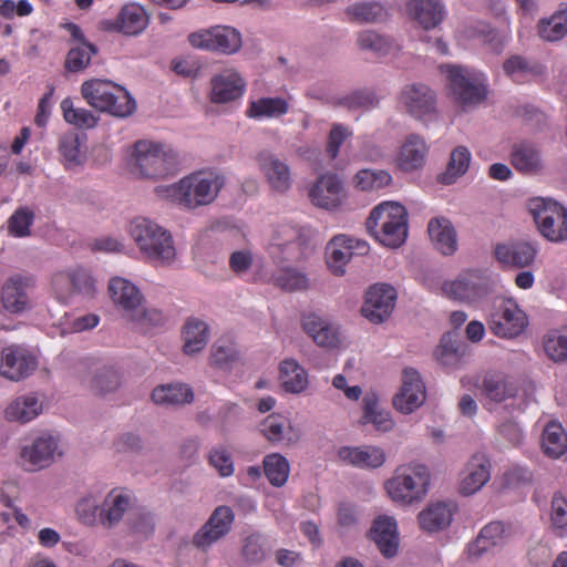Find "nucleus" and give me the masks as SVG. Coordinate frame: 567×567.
Returning <instances> with one entry per match:
<instances>
[{"mask_svg":"<svg viewBox=\"0 0 567 567\" xmlns=\"http://www.w3.org/2000/svg\"><path fill=\"white\" fill-rule=\"evenodd\" d=\"M224 179L218 174L194 173L169 186H158L156 193L186 208H197L214 202Z\"/></svg>","mask_w":567,"mask_h":567,"instance_id":"obj_1","label":"nucleus"},{"mask_svg":"<svg viewBox=\"0 0 567 567\" xmlns=\"http://www.w3.org/2000/svg\"><path fill=\"white\" fill-rule=\"evenodd\" d=\"M81 94L96 111L116 117H127L136 110V102L130 92L109 80L91 79L81 84Z\"/></svg>","mask_w":567,"mask_h":567,"instance_id":"obj_2","label":"nucleus"},{"mask_svg":"<svg viewBox=\"0 0 567 567\" xmlns=\"http://www.w3.org/2000/svg\"><path fill=\"white\" fill-rule=\"evenodd\" d=\"M365 226L382 245L398 248L408 237L406 209L398 203H382L372 209Z\"/></svg>","mask_w":567,"mask_h":567,"instance_id":"obj_3","label":"nucleus"},{"mask_svg":"<svg viewBox=\"0 0 567 567\" xmlns=\"http://www.w3.org/2000/svg\"><path fill=\"white\" fill-rule=\"evenodd\" d=\"M130 234L141 252L150 260L171 264L176 257L169 231L145 217H136L130 224Z\"/></svg>","mask_w":567,"mask_h":567,"instance_id":"obj_4","label":"nucleus"},{"mask_svg":"<svg viewBox=\"0 0 567 567\" xmlns=\"http://www.w3.org/2000/svg\"><path fill=\"white\" fill-rule=\"evenodd\" d=\"M431 482L430 470L421 463L399 466L392 478L386 482V489L394 502L410 505L422 501Z\"/></svg>","mask_w":567,"mask_h":567,"instance_id":"obj_5","label":"nucleus"},{"mask_svg":"<svg viewBox=\"0 0 567 567\" xmlns=\"http://www.w3.org/2000/svg\"><path fill=\"white\" fill-rule=\"evenodd\" d=\"M132 157L138 173L146 178H164L177 169V155L167 145L153 141H137Z\"/></svg>","mask_w":567,"mask_h":567,"instance_id":"obj_6","label":"nucleus"},{"mask_svg":"<svg viewBox=\"0 0 567 567\" xmlns=\"http://www.w3.org/2000/svg\"><path fill=\"white\" fill-rule=\"evenodd\" d=\"M447 76V86L461 105L477 104L486 97L483 75L474 70L454 64L440 65Z\"/></svg>","mask_w":567,"mask_h":567,"instance_id":"obj_7","label":"nucleus"},{"mask_svg":"<svg viewBox=\"0 0 567 567\" xmlns=\"http://www.w3.org/2000/svg\"><path fill=\"white\" fill-rule=\"evenodd\" d=\"M530 210L546 239L553 243L567 240V208L551 199L536 198L530 203Z\"/></svg>","mask_w":567,"mask_h":567,"instance_id":"obj_8","label":"nucleus"},{"mask_svg":"<svg viewBox=\"0 0 567 567\" xmlns=\"http://www.w3.org/2000/svg\"><path fill=\"white\" fill-rule=\"evenodd\" d=\"M487 326L496 337L514 339L528 327V317L516 301L503 299L489 313Z\"/></svg>","mask_w":567,"mask_h":567,"instance_id":"obj_9","label":"nucleus"},{"mask_svg":"<svg viewBox=\"0 0 567 567\" xmlns=\"http://www.w3.org/2000/svg\"><path fill=\"white\" fill-rule=\"evenodd\" d=\"M188 41L194 48L225 54L235 53L241 47L240 33L234 28L220 25L194 32L189 34Z\"/></svg>","mask_w":567,"mask_h":567,"instance_id":"obj_10","label":"nucleus"},{"mask_svg":"<svg viewBox=\"0 0 567 567\" xmlns=\"http://www.w3.org/2000/svg\"><path fill=\"white\" fill-rule=\"evenodd\" d=\"M63 27L71 35V47L65 56L64 68L72 73L84 71L91 65L92 59L97 54L99 49L86 40L78 24L68 22Z\"/></svg>","mask_w":567,"mask_h":567,"instance_id":"obj_11","label":"nucleus"},{"mask_svg":"<svg viewBox=\"0 0 567 567\" xmlns=\"http://www.w3.org/2000/svg\"><path fill=\"white\" fill-rule=\"evenodd\" d=\"M38 361L27 349L19 346L4 347L0 354V374L11 381L28 378L37 369Z\"/></svg>","mask_w":567,"mask_h":567,"instance_id":"obj_12","label":"nucleus"},{"mask_svg":"<svg viewBox=\"0 0 567 567\" xmlns=\"http://www.w3.org/2000/svg\"><path fill=\"white\" fill-rule=\"evenodd\" d=\"M396 300L395 289L386 284H375L365 293L362 315L374 323L384 321L392 313Z\"/></svg>","mask_w":567,"mask_h":567,"instance_id":"obj_13","label":"nucleus"},{"mask_svg":"<svg viewBox=\"0 0 567 567\" xmlns=\"http://www.w3.org/2000/svg\"><path fill=\"white\" fill-rule=\"evenodd\" d=\"M234 522V513L228 506H218L208 520L194 535L193 544L197 548L206 549L215 542L228 534Z\"/></svg>","mask_w":567,"mask_h":567,"instance_id":"obj_14","label":"nucleus"},{"mask_svg":"<svg viewBox=\"0 0 567 567\" xmlns=\"http://www.w3.org/2000/svg\"><path fill=\"white\" fill-rule=\"evenodd\" d=\"M444 292L452 299L474 302L487 293V279L480 271L472 270L460 275L444 285Z\"/></svg>","mask_w":567,"mask_h":567,"instance_id":"obj_15","label":"nucleus"},{"mask_svg":"<svg viewBox=\"0 0 567 567\" xmlns=\"http://www.w3.org/2000/svg\"><path fill=\"white\" fill-rule=\"evenodd\" d=\"M425 401V385L420 373L413 368L403 370L402 388L393 399V405L402 413H411Z\"/></svg>","mask_w":567,"mask_h":567,"instance_id":"obj_16","label":"nucleus"},{"mask_svg":"<svg viewBox=\"0 0 567 567\" xmlns=\"http://www.w3.org/2000/svg\"><path fill=\"white\" fill-rule=\"evenodd\" d=\"M537 252V246L526 240L497 244L494 249V256L499 264L516 269L530 267Z\"/></svg>","mask_w":567,"mask_h":567,"instance_id":"obj_17","label":"nucleus"},{"mask_svg":"<svg viewBox=\"0 0 567 567\" xmlns=\"http://www.w3.org/2000/svg\"><path fill=\"white\" fill-rule=\"evenodd\" d=\"M110 296L114 305L123 312L127 320H135L140 311L143 296L131 281L115 277L109 284Z\"/></svg>","mask_w":567,"mask_h":567,"instance_id":"obj_18","label":"nucleus"},{"mask_svg":"<svg viewBox=\"0 0 567 567\" xmlns=\"http://www.w3.org/2000/svg\"><path fill=\"white\" fill-rule=\"evenodd\" d=\"M491 461L484 453H475L466 463L458 491L468 496L478 492L491 480Z\"/></svg>","mask_w":567,"mask_h":567,"instance_id":"obj_19","label":"nucleus"},{"mask_svg":"<svg viewBox=\"0 0 567 567\" xmlns=\"http://www.w3.org/2000/svg\"><path fill=\"white\" fill-rule=\"evenodd\" d=\"M309 196L316 206L336 209L344 197L342 181L336 174L321 175L310 189Z\"/></svg>","mask_w":567,"mask_h":567,"instance_id":"obj_20","label":"nucleus"},{"mask_svg":"<svg viewBox=\"0 0 567 567\" xmlns=\"http://www.w3.org/2000/svg\"><path fill=\"white\" fill-rule=\"evenodd\" d=\"M503 70L517 84L536 82L546 74V66L538 60L519 54L508 56L503 63Z\"/></svg>","mask_w":567,"mask_h":567,"instance_id":"obj_21","label":"nucleus"},{"mask_svg":"<svg viewBox=\"0 0 567 567\" xmlns=\"http://www.w3.org/2000/svg\"><path fill=\"white\" fill-rule=\"evenodd\" d=\"M399 100L406 112L415 117H422L435 110L434 92L425 84L405 85Z\"/></svg>","mask_w":567,"mask_h":567,"instance_id":"obj_22","label":"nucleus"},{"mask_svg":"<svg viewBox=\"0 0 567 567\" xmlns=\"http://www.w3.org/2000/svg\"><path fill=\"white\" fill-rule=\"evenodd\" d=\"M148 22V14L144 7L137 3H126L121 8L116 19L113 22H107L110 25L106 29L135 37L147 28Z\"/></svg>","mask_w":567,"mask_h":567,"instance_id":"obj_23","label":"nucleus"},{"mask_svg":"<svg viewBox=\"0 0 567 567\" xmlns=\"http://www.w3.org/2000/svg\"><path fill=\"white\" fill-rule=\"evenodd\" d=\"M258 164L272 190L286 193L291 187V172L286 162L271 153L262 152L258 156Z\"/></svg>","mask_w":567,"mask_h":567,"instance_id":"obj_24","label":"nucleus"},{"mask_svg":"<svg viewBox=\"0 0 567 567\" xmlns=\"http://www.w3.org/2000/svg\"><path fill=\"white\" fill-rule=\"evenodd\" d=\"M210 84V100L214 103L235 101L241 97L246 89L245 80L235 70H224L212 79Z\"/></svg>","mask_w":567,"mask_h":567,"instance_id":"obj_25","label":"nucleus"},{"mask_svg":"<svg viewBox=\"0 0 567 567\" xmlns=\"http://www.w3.org/2000/svg\"><path fill=\"white\" fill-rule=\"evenodd\" d=\"M509 159L513 167L522 174L534 175L543 169L540 150L528 140H522L513 144Z\"/></svg>","mask_w":567,"mask_h":567,"instance_id":"obj_26","label":"nucleus"},{"mask_svg":"<svg viewBox=\"0 0 567 567\" xmlns=\"http://www.w3.org/2000/svg\"><path fill=\"white\" fill-rule=\"evenodd\" d=\"M370 537L384 557L391 558L396 555L399 534L394 518L380 516L374 519L370 529Z\"/></svg>","mask_w":567,"mask_h":567,"instance_id":"obj_27","label":"nucleus"},{"mask_svg":"<svg viewBox=\"0 0 567 567\" xmlns=\"http://www.w3.org/2000/svg\"><path fill=\"white\" fill-rule=\"evenodd\" d=\"M339 458L349 465L360 468H378L385 462V453L379 446H342L338 451Z\"/></svg>","mask_w":567,"mask_h":567,"instance_id":"obj_28","label":"nucleus"},{"mask_svg":"<svg viewBox=\"0 0 567 567\" xmlns=\"http://www.w3.org/2000/svg\"><path fill=\"white\" fill-rule=\"evenodd\" d=\"M406 12L425 30L437 27L445 16L444 4L441 0H409Z\"/></svg>","mask_w":567,"mask_h":567,"instance_id":"obj_29","label":"nucleus"},{"mask_svg":"<svg viewBox=\"0 0 567 567\" xmlns=\"http://www.w3.org/2000/svg\"><path fill=\"white\" fill-rule=\"evenodd\" d=\"M83 382L87 384L91 391L97 395H104L114 392L121 384L118 372L112 367H100L94 362L89 368L87 375L83 377Z\"/></svg>","mask_w":567,"mask_h":567,"instance_id":"obj_30","label":"nucleus"},{"mask_svg":"<svg viewBox=\"0 0 567 567\" xmlns=\"http://www.w3.org/2000/svg\"><path fill=\"white\" fill-rule=\"evenodd\" d=\"M353 257L350 237L346 235L334 236L326 247V264L336 276L346 274V266Z\"/></svg>","mask_w":567,"mask_h":567,"instance_id":"obj_31","label":"nucleus"},{"mask_svg":"<svg viewBox=\"0 0 567 567\" xmlns=\"http://www.w3.org/2000/svg\"><path fill=\"white\" fill-rule=\"evenodd\" d=\"M427 233L436 249L443 255H452L456 251V233L449 219L444 217L431 219Z\"/></svg>","mask_w":567,"mask_h":567,"instance_id":"obj_32","label":"nucleus"},{"mask_svg":"<svg viewBox=\"0 0 567 567\" xmlns=\"http://www.w3.org/2000/svg\"><path fill=\"white\" fill-rule=\"evenodd\" d=\"M417 519L423 530L440 532L450 526L453 519V509L444 502L432 503L420 512Z\"/></svg>","mask_w":567,"mask_h":567,"instance_id":"obj_33","label":"nucleus"},{"mask_svg":"<svg viewBox=\"0 0 567 567\" xmlns=\"http://www.w3.org/2000/svg\"><path fill=\"white\" fill-rule=\"evenodd\" d=\"M302 328L320 347L333 348L339 342L337 330L316 313L303 315Z\"/></svg>","mask_w":567,"mask_h":567,"instance_id":"obj_34","label":"nucleus"},{"mask_svg":"<svg viewBox=\"0 0 567 567\" xmlns=\"http://www.w3.org/2000/svg\"><path fill=\"white\" fill-rule=\"evenodd\" d=\"M27 284L22 277H11L2 286L1 302L7 312L19 313L28 306Z\"/></svg>","mask_w":567,"mask_h":567,"instance_id":"obj_35","label":"nucleus"},{"mask_svg":"<svg viewBox=\"0 0 567 567\" xmlns=\"http://www.w3.org/2000/svg\"><path fill=\"white\" fill-rule=\"evenodd\" d=\"M426 153L425 142L419 135L411 134L401 147L398 164L405 172L416 169L423 165Z\"/></svg>","mask_w":567,"mask_h":567,"instance_id":"obj_36","label":"nucleus"},{"mask_svg":"<svg viewBox=\"0 0 567 567\" xmlns=\"http://www.w3.org/2000/svg\"><path fill=\"white\" fill-rule=\"evenodd\" d=\"M506 537V526L502 522H491L481 529L476 540L470 545L468 556L477 558L489 548L503 543Z\"/></svg>","mask_w":567,"mask_h":567,"instance_id":"obj_37","label":"nucleus"},{"mask_svg":"<svg viewBox=\"0 0 567 567\" xmlns=\"http://www.w3.org/2000/svg\"><path fill=\"white\" fill-rule=\"evenodd\" d=\"M42 410V404L34 394L21 395L14 399L6 409L8 421L27 423L37 417Z\"/></svg>","mask_w":567,"mask_h":567,"instance_id":"obj_38","label":"nucleus"},{"mask_svg":"<svg viewBox=\"0 0 567 567\" xmlns=\"http://www.w3.org/2000/svg\"><path fill=\"white\" fill-rule=\"evenodd\" d=\"M351 22L381 23L388 20V9L380 2H355L346 9Z\"/></svg>","mask_w":567,"mask_h":567,"instance_id":"obj_39","label":"nucleus"},{"mask_svg":"<svg viewBox=\"0 0 567 567\" xmlns=\"http://www.w3.org/2000/svg\"><path fill=\"white\" fill-rule=\"evenodd\" d=\"M58 450V442L52 436H40L30 447H24L22 457L35 467L48 466Z\"/></svg>","mask_w":567,"mask_h":567,"instance_id":"obj_40","label":"nucleus"},{"mask_svg":"<svg viewBox=\"0 0 567 567\" xmlns=\"http://www.w3.org/2000/svg\"><path fill=\"white\" fill-rule=\"evenodd\" d=\"M480 394L492 402H503L513 396L505 377L499 372H486L476 383Z\"/></svg>","mask_w":567,"mask_h":567,"instance_id":"obj_41","label":"nucleus"},{"mask_svg":"<svg viewBox=\"0 0 567 567\" xmlns=\"http://www.w3.org/2000/svg\"><path fill=\"white\" fill-rule=\"evenodd\" d=\"M279 378L282 388L290 393H300L308 386L306 370L293 359H286L280 363Z\"/></svg>","mask_w":567,"mask_h":567,"instance_id":"obj_42","label":"nucleus"},{"mask_svg":"<svg viewBox=\"0 0 567 567\" xmlns=\"http://www.w3.org/2000/svg\"><path fill=\"white\" fill-rule=\"evenodd\" d=\"M193 399V390L183 383L159 385L152 392L154 403L167 406L189 403Z\"/></svg>","mask_w":567,"mask_h":567,"instance_id":"obj_43","label":"nucleus"},{"mask_svg":"<svg viewBox=\"0 0 567 567\" xmlns=\"http://www.w3.org/2000/svg\"><path fill=\"white\" fill-rule=\"evenodd\" d=\"M184 352L194 354L202 351L207 344L208 326L196 318L188 319L183 328Z\"/></svg>","mask_w":567,"mask_h":567,"instance_id":"obj_44","label":"nucleus"},{"mask_svg":"<svg viewBox=\"0 0 567 567\" xmlns=\"http://www.w3.org/2000/svg\"><path fill=\"white\" fill-rule=\"evenodd\" d=\"M61 111L64 121L79 130H91L95 127L100 121V116L94 112L85 107L75 106L71 97L62 100Z\"/></svg>","mask_w":567,"mask_h":567,"instance_id":"obj_45","label":"nucleus"},{"mask_svg":"<svg viewBox=\"0 0 567 567\" xmlns=\"http://www.w3.org/2000/svg\"><path fill=\"white\" fill-rule=\"evenodd\" d=\"M542 447L544 453L551 457H560L567 450V434L558 422H549L542 434Z\"/></svg>","mask_w":567,"mask_h":567,"instance_id":"obj_46","label":"nucleus"},{"mask_svg":"<svg viewBox=\"0 0 567 567\" xmlns=\"http://www.w3.org/2000/svg\"><path fill=\"white\" fill-rule=\"evenodd\" d=\"M289 104L284 97H260L251 101L246 110L250 118L279 117L287 114Z\"/></svg>","mask_w":567,"mask_h":567,"instance_id":"obj_47","label":"nucleus"},{"mask_svg":"<svg viewBox=\"0 0 567 567\" xmlns=\"http://www.w3.org/2000/svg\"><path fill=\"white\" fill-rule=\"evenodd\" d=\"M471 152L465 146H457L451 153L446 171L439 175V182L444 185H451L463 176L471 164Z\"/></svg>","mask_w":567,"mask_h":567,"instance_id":"obj_48","label":"nucleus"},{"mask_svg":"<svg viewBox=\"0 0 567 567\" xmlns=\"http://www.w3.org/2000/svg\"><path fill=\"white\" fill-rule=\"evenodd\" d=\"M543 348L549 360L556 363L567 361V327L551 329L543 337Z\"/></svg>","mask_w":567,"mask_h":567,"instance_id":"obj_49","label":"nucleus"},{"mask_svg":"<svg viewBox=\"0 0 567 567\" xmlns=\"http://www.w3.org/2000/svg\"><path fill=\"white\" fill-rule=\"evenodd\" d=\"M363 423H372L378 431L388 432L393 427L390 413L379 409L377 395L369 393L363 398Z\"/></svg>","mask_w":567,"mask_h":567,"instance_id":"obj_50","label":"nucleus"},{"mask_svg":"<svg viewBox=\"0 0 567 567\" xmlns=\"http://www.w3.org/2000/svg\"><path fill=\"white\" fill-rule=\"evenodd\" d=\"M264 473L269 483L276 487H281L286 484L290 466L285 456L278 453L268 454L264 458Z\"/></svg>","mask_w":567,"mask_h":567,"instance_id":"obj_51","label":"nucleus"},{"mask_svg":"<svg viewBox=\"0 0 567 567\" xmlns=\"http://www.w3.org/2000/svg\"><path fill=\"white\" fill-rule=\"evenodd\" d=\"M539 37L546 41H558L567 34V6L538 24Z\"/></svg>","mask_w":567,"mask_h":567,"instance_id":"obj_52","label":"nucleus"},{"mask_svg":"<svg viewBox=\"0 0 567 567\" xmlns=\"http://www.w3.org/2000/svg\"><path fill=\"white\" fill-rule=\"evenodd\" d=\"M130 504L127 496L111 493L104 502V508L100 512V522L104 526L117 523L126 512Z\"/></svg>","mask_w":567,"mask_h":567,"instance_id":"obj_53","label":"nucleus"},{"mask_svg":"<svg viewBox=\"0 0 567 567\" xmlns=\"http://www.w3.org/2000/svg\"><path fill=\"white\" fill-rule=\"evenodd\" d=\"M391 182V175L382 169H361L354 177L355 187L364 192L379 190L389 186Z\"/></svg>","mask_w":567,"mask_h":567,"instance_id":"obj_54","label":"nucleus"},{"mask_svg":"<svg viewBox=\"0 0 567 567\" xmlns=\"http://www.w3.org/2000/svg\"><path fill=\"white\" fill-rule=\"evenodd\" d=\"M70 282L72 293H91L94 289L92 276L83 268H75L58 274V284Z\"/></svg>","mask_w":567,"mask_h":567,"instance_id":"obj_55","label":"nucleus"},{"mask_svg":"<svg viewBox=\"0 0 567 567\" xmlns=\"http://www.w3.org/2000/svg\"><path fill=\"white\" fill-rule=\"evenodd\" d=\"M260 433L272 443L281 442L285 432L290 429L289 421L279 414H270L259 425Z\"/></svg>","mask_w":567,"mask_h":567,"instance_id":"obj_56","label":"nucleus"},{"mask_svg":"<svg viewBox=\"0 0 567 567\" xmlns=\"http://www.w3.org/2000/svg\"><path fill=\"white\" fill-rule=\"evenodd\" d=\"M358 45L361 50L371 51L379 56L388 54L393 48L392 42L388 38L370 30L359 34Z\"/></svg>","mask_w":567,"mask_h":567,"instance_id":"obj_57","label":"nucleus"},{"mask_svg":"<svg viewBox=\"0 0 567 567\" xmlns=\"http://www.w3.org/2000/svg\"><path fill=\"white\" fill-rule=\"evenodd\" d=\"M550 525L558 536L567 533V499L560 493H555L551 499Z\"/></svg>","mask_w":567,"mask_h":567,"instance_id":"obj_58","label":"nucleus"},{"mask_svg":"<svg viewBox=\"0 0 567 567\" xmlns=\"http://www.w3.org/2000/svg\"><path fill=\"white\" fill-rule=\"evenodd\" d=\"M34 220V214L28 207L18 208L8 220L9 234L14 237L30 235V227Z\"/></svg>","mask_w":567,"mask_h":567,"instance_id":"obj_59","label":"nucleus"},{"mask_svg":"<svg viewBox=\"0 0 567 567\" xmlns=\"http://www.w3.org/2000/svg\"><path fill=\"white\" fill-rule=\"evenodd\" d=\"M275 281L278 287L289 291L303 290L309 286L307 276L293 268L281 269L276 275Z\"/></svg>","mask_w":567,"mask_h":567,"instance_id":"obj_60","label":"nucleus"},{"mask_svg":"<svg viewBox=\"0 0 567 567\" xmlns=\"http://www.w3.org/2000/svg\"><path fill=\"white\" fill-rule=\"evenodd\" d=\"M436 360L444 367L456 365L461 359L460 347L451 334H445L435 350Z\"/></svg>","mask_w":567,"mask_h":567,"instance_id":"obj_61","label":"nucleus"},{"mask_svg":"<svg viewBox=\"0 0 567 567\" xmlns=\"http://www.w3.org/2000/svg\"><path fill=\"white\" fill-rule=\"evenodd\" d=\"M340 103L349 110H369L378 105L379 99L374 92L370 90H359L343 97Z\"/></svg>","mask_w":567,"mask_h":567,"instance_id":"obj_62","label":"nucleus"},{"mask_svg":"<svg viewBox=\"0 0 567 567\" xmlns=\"http://www.w3.org/2000/svg\"><path fill=\"white\" fill-rule=\"evenodd\" d=\"M208 462L223 477L230 476L234 473L231 456L225 447L213 449L209 453Z\"/></svg>","mask_w":567,"mask_h":567,"instance_id":"obj_63","label":"nucleus"},{"mask_svg":"<svg viewBox=\"0 0 567 567\" xmlns=\"http://www.w3.org/2000/svg\"><path fill=\"white\" fill-rule=\"evenodd\" d=\"M236 359V350L233 343L221 344L217 341L212 348L210 364L220 369H225L229 362Z\"/></svg>","mask_w":567,"mask_h":567,"instance_id":"obj_64","label":"nucleus"}]
</instances>
